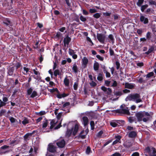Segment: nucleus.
<instances>
[{
	"label": "nucleus",
	"instance_id": "f257e3e1",
	"mask_svg": "<svg viewBox=\"0 0 156 156\" xmlns=\"http://www.w3.org/2000/svg\"><path fill=\"white\" fill-rule=\"evenodd\" d=\"M135 116L137 118V121L139 122L143 121L144 122H146L151 117L148 112L144 111H140L136 112L135 114Z\"/></svg>",
	"mask_w": 156,
	"mask_h": 156
},
{
	"label": "nucleus",
	"instance_id": "f03ea898",
	"mask_svg": "<svg viewBox=\"0 0 156 156\" xmlns=\"http://www.w3.org/2000/svg\"><path fill=\"white\" fill-rule=\"evenodd\" d=\"M126 100V101L127 100L132 101H135L136 103L143 102L142 100L140 98V94L138 93L130 94L127 97Z\"/></svg>",
	"mask_w": 156,
	"mask_h": 156
},
{
	"label": "nucleus",
	"instance_id": "7ed1b4c3",
	"mask_svg": "<svg viewBox=\"0 0 156 156\" xmlns=\"http://www.w3.org/2000/svg\"><path fill=\"white\" fill-rule=\"evenodd\" d=\"M144 151L149 156H152L153 154H156V148L152 146L147 147H145Z\"/></svg>",
	"mask_w": 156,
	"mask_h": 156
},
{
	"label": "nucleus",
	"instance_id": "20e7f679",
	"mask_svg": "<svg viewBox=\"0 0 156 156\" xmlns=\"http://www.w3.org/2000/svg\"><path fill=\"white\" fill-rule=\"evenodd\" d=\"M115 112L119 114H126L128 115H130L129 109L128 107H125L123 109H117L115 110Z\"/></svg>",
	"mask_w": 156,
	"mask_h": 156
},
{
	"label": "nucleus",
	"instance_id": "39448f33",
	"mask_svg": "<svg viewBox=\"0 0 156 156\" xmlns=\"http://www.w3.org/2000/svg\"><path fill=\"white\" fill-rule=\"evenodd\" d=\"M97 37L100 42L102 43H104L106 38V36L105 34L102 33H97Z\"/></svg>",
	"mask_w": 156,
	"mask_h": 156
},
{
	"label": "nucleus",
	"instance_id": "423d86ee",
	"mask_svg": "<svg viewBox=\"0 0 156 156\" xmlns=\"http://www.w3.org/2000/svg\"><path fill=\"white\" fill-rule=\"evenodd\" d=\"M57 145L59 147H63L66 144V142L64 139L59 140L56 143Z\"/></svg>",
	"mask_w": 156,
	"mask_h": 156
},
{
	"label": "nucleus",
	"instance_id": "0eeeda50",
	"mask_svg": "<svg viewBox=\"0 0 156 156\" xmlns=\"http://www.w3.org/2000/svg\"><path fill=\"white\" fill-rule=\"evenodd\" d=\"M128 136L130 138H135L137 136L136 131H132L129 132H128Z\"/></svg>",
	"mask_w": 156,
	"mask_h": 156
},
{
	"label": "nucleus",
	"instance_id": "6e6552de",
	"mask_svg": "<svg viewBox=\"0 0 156 156\" xmlns=\"http://www.w3.org/2000/svg\"><path fill=\"white\" fill-rule=\"evenodd\" d=\"M71 40V38L69 37L68 35H67L66 37L64 38L63 40L64 45L65 46L66 44L68 45Z\"/></svg>",
	"mask_w": 156,
	"mask_h": 156
},
{
	"label": "nucleus",
	"instance_id": "1a4fd4ad",
	"mask_svg": "<svg viewBox=\"0 0 156 156\" xmlns=\"http://www.w3.org/2000/svg\"><path fill=\"white\" fill-rule=\"evenodd\" d=\"M48 151L50 152L54 153L56 151L55 147L52 144L48 145Z\"/></svg>",
	"mask_w": 156,
	"mask_h": 156
},
{
	"label": "nucleus",
	"instance_id": "9d476101",
	"mask_svg": "<svg viewBox=\"0 0 156 156\" xmlns=\"http://www.w3.org/2000/svg\"><path fill=\"white\" fill-rule=\"evenodd\" d=\"M140 20L141 22L143 23L144 24H147L149 22L148 19L147 18H145L143 15L140 16Z\"/></svg>",
	"mask_w": 156,
	"mask_h": 156
},
{
	"label": "nucleus",
	"instance_id": "9b49d317",
	"mask_svg": "<svg viewBox=\"0 0 156 156\" xmlns=\"http://www.w3.org/2000/svg\"><path fill=\"white\" fill-rule=\"evenodd\" d=\"M3 23L7 26H12V23L10 19L8 18H6L4 19L3 20Z\"/></svg>",
	"mask_w": 156,
	"mask_h": 156
},
{
	"label": "nucleus",
	"instance_id": "f8f14e48",
	"mask_svg": "<svg viewBox=\"0 0 156 156\" xmlns=\"http://www.w3.org/2000/svg\"><path fill=\"white\" fill-rule=\"evenodd\" d=\"M7 73L9 76H12L14 70V66L10 67L7 68Z\"/></svg>",
	"mask_w": 156,
	"mask_h": 156
},
{
	"label": "nucleus",
	"instance_id": "ddd939ff",
	"mask_svg": "<svg viewBox=\"0 0 156 156\" xmlns=\"http://www.w3.org/2000/svg\"><path fill=\"white\" fill-rule=\"evenodd\" d=\"M116 122V120H112L110 122V124L113 127L119 126V125L117 124Z\"/></svg>",
	"mask_w": 156,
	"mask_h": 156
},
{
	"label": "nucleus",
	"instance_id": "4468645a",
	"mask_svg": "<svg viewBox=\"0 0 156 156\" xmlns=\"http://www.w3.org/2000/svg\"><path fill=\"white\" fill-rule=\"evenodd\" d=\"M82 62L84 68H85L87 67V65L88 63V60L87 58L86 57H84L82 60Z\"/></svg>",
	"mask_w": 156,
	"mask_h": 156
},
{
	"label": "nucleus",
	"instance_id": "2eb2a0df",
	"mask_svg": "<svg viewBox=\"0 0 156 156\" xmlns=\"http://www.w3.org/2000/svg\"><path fill=\"white\" fill-rule=\"evenodd\" d=\"M125 88L129 89H132L134 88V85L133 84H132L129 83H126L125 85Z\"/></svg>",
	"mask_w": 156,
	"mask_h": 156
},
{
	"label": "nucleus",
	"instance_id": "dca6fc26",
	"mask_svg": "<svg viewBox=\"0 0 156 156\" xmlns=\"http://www.w3.org/2000/svg\"><path fill=\"white\" fill-rule=\"evenodd\" d=\"M108 37L109 40V42H111L113 44L115 42V39L113 35L112 34H110L108 36Z\"/></svg>",
	"mask_w": 156,
	"mask_h": 156
},
{
	"label": "nucleus",
	"instance_id": "f3484780",
	"mask_svg": "<svg viewBox=\"0 0 156 156\" xmlns=\"http://www.w3.org/2000/svg\"><path fill=\"white\" fill-rule=\"evenodd\" d=\"M82 120L84 126H86L87 125L88 122V118L86 116H83L82 117Z\"/></svg>",
	"mask_w": 156,
	"mask_h": 156
},
{
	"label": "nucleus",
	"instance_id": "a211bd4d",
	"mask_svg": "<svg viewBox=\"0 0 156 156\" xmlns=\"http://www.w3.org/2000/svg\"><path fill=\"white\" fill-rule=\"evenodd\" d=\"M32 136L31 133H27L26 134L23 136L24 140L26 142L27 141L30 139L29 136Z\"/></svg>",
	"mask_w": 156,
	"mask_h": 156
},
{
	"label": "nucleus",
	"instance_id": "6ab92c4d",
	"mask_svg": "<svg viewBox=\"0 0 156 156\" xmlns=\"http://www.w3.org/2000/svg\"><path fill=\"white\" fill-rule=\"evenodd\" d=\"M73 127H72L71 129H67V131L66 133V135L67 136H68V137H70L71 134H72V132L73 133Z\"/></svg>",
	"mask_w": 156,
	"mask_h": 156
},
{
	"label": "nucleus",
	"instance_id": "aec40b11",
	"mask_svg": "<svg viewBox=\"0 0 156 156\" xmlns=\"http://www.w3.org/2000/svg\"><path fill=\"white\" fill-rule=\"evenodd\" d=\"M99 68V63L96 61H95V62L94 64V69L95 71H97L98 70Z\"/></svg>",
	"mask_w": 156,
	"mask_h": 156
},
{
	"label": "nucleus",
	"instance_id": "412c9836",
	"mask_svg": "<svg viewBox=\"0 0 156 156\" xmlns=\"http://www.w3.org/2000/svg\"><path fill=\"white\" fill-rule=\"evenodd\" d=\"M72 69L75 73H77L78 69L76 63H75L73 65V67L72 68Z\"/></svg>",
	"mask_w": 156,
	"mask_h": 156
},
{
	"label": "nucleus",
	"instance_id": "4be33fe9",
	"mask_svg": "<svg viewBox=\"0 0 156 156\" xmlns=\"http://www.w3.org/2000/svg\"><path fill=\"white\" fill-rule=\"evenodd\" d=\"M57 122H55V121L54 120H52L50 122V125H51L50 127V129H53L54 127L55 126V125L56 124Z\"/></svg>",
	"mask_w": 156,
	"mask_h": 156
},
{
	"label": "nucleus",
	"instance_id": "5701e85b",
	"mask_svg": "<svg viewBox=\"0 0 156 156\" xmlns=\"http://www.w3.org/2000/svg\"><path fill=\"white\" fill-rule=\"evenodd\" d=\"M79 129L78 126L77 124H76L75 126L73 131V134L75 136L77 133Z\"/></svg>",
	"mask_w": 156,
	"mask_h": 156
},
{
	"label": "nucleus",
	"instance_id": "b1692460",
	"mask_svg": "<svg viewBox=\"0 0 156 156\" xmlns=\"http://www.w3.org/2000/svg\"><path fill=\"white\" fill-rule=\"evenodd\" d=\"M67 76L64 79L63 82L66 86H68L69 85V79L67 78Z\"/></svg>",
	"mask_w": 156,
	"mask_h": 156
},
{
	"label": "nucleus",
	"instance_id": "393cba45",
	"mask_svg": "<svg viewBox=\"0 0 156 156\" xmlns=\"http://www.w3.org/2000/svg\"><path fill=\"white\" fill-rule=\"evenodd\" d=\"M44 120H45V121H43V125H42V128H45L47 127L48 126V120L46 119V118H45Z\"/></svg>",
	"mask_w": 156,
	"mask_h": 156
},
{
	"label": "nucleus",
	"instance_id": "a878e982",
	"mask_svg": "<svg viewBox=\"0 0 156 156\" xmlns=\"http://www.w3.org/2000/svg\"><path fill=\"white\" fill-rule=\"evenodd\" d=\"M70 105V103L69 102H66L62 106V108L61 109L62 110L65 111H66L65 109V108H67L68 106H69Z\"/></svg>",
	"mask_w": 156,
	"mask_h": 156
},
{
	"label": "nucleus",
	"instance_id": "bb28decb",
	"mask_svg": "<svg viewBox=\"0 0 156 156\" xmlns=\"http://www.w3.org/2000/svg\"><path fill=\"white\" fill-rule=\"evenodd\" d=\"M154 50V48L153 46H151L150 48H149L148 51L145 52V54L148 55L151 53Z\"/></svg>",
	"mask_w": 156,
	"mask_h": 156
},
{
	"label": "nucleus",
	"instance_id": "cd10ccee",
	"mask_svg": "<svg viewBox=\"0 0 156 156\" xmlns=\"http://www.w3.org/2000/svg\"><path fill=\"white\" fill-rule=\"evenodd\" d=\"M22 122L23 125H25L29 123V120L27 118L24 117V120L22 121Z\"/></svg>",
	"mask_w": 156,
	"mask_h": 156
},
{
	"label": "nucleus",
	"instance_id": "c85d7f7f",
	"mask_svg": "<svg viewBox=\"0 0 156 156\" xmlns=\"http://www.w3.org/2000/svg\"><path fill=\"white\" fill-rule=\"evenodd\" d=\"M103 73H99L98 76L97 77V80L99 81H101L103 80Z\"/></svg>",
	"mask_w": 156,
	"mask_h": 156
},
{
	"label": "nucleus",
	"instance_id": "c756f323",
	"mask_svg": "<svg viewBox=\"0 0 156 156\" xmlns=\"http://www.w3.org/2000/svg\"><path fill=\"white\" fill-rule=\"evenodd\" d=\"M154 75V73L152 72L149 73L146 75L144 76V77L146 76V78H149L153 76Z\"/></svg>",
	"mask_w": 156,
	"mask_h": 156
},
{
	"label": "nucleus",
	"instance_id": "7c9ffc66",
	"mask_svg": "<svg viewBox=\"0 0 156 156\" xmlns=\"http://www.w3.org/2000/svg\"><path fill=\"white\" fill-rule=\"evenodd\" d=\"M137 81L140 83H145L146 82V80L141 77H140Z\"/></svg>",
	"mask_w": 156,
	"mask_h": 156
},
{
	"label": "nucleus",
	"instance_id": "2f4dec72",
	"mask_svg": "<svg viewBox=\"0 0 156 156\" xmlns=\"http://www.w3.org/2000/svg\"><path fill=\"white\" fill-rule=\"evenodd\" d=\"M146 39L148 40H149L152 37L151 33L149 31L146 34Z\"/></svg>",
	"mask_w": 156,
	"mask_h": 156
},
{
	"label": "nucleus",
	"instance_id": "473e14b6",
	"mask_svg": "<svg viewBox=\"0 0 156 156\" xmlns=\"http://www.w3.org/2000/svg\"><path fill=\"white\" fill-rule=\"evenodd\" d=\"M123 94V93L121 91H116L114 93V95L116 96H120Z\"/></svg>",
	"mask_w": 156,
	"mask_h": 156
},
{
	"label": "nucleus",
	"instance_id": "72a5a7b5",
	"mask_svg": "<svg viewBox=\"0 0 156 156\" xmlns=\"http://www.w3.org/2000/svg\"><path fill=\"white\" fill-rule=\"evenodd\" d=\"M84 132V131L83 130L81 131L79 135V137H80L82 139H85L86 138V135L87 134V133H86V135H82V134H83Z\"/></svg>",
	"mask_w": 156,
	"mask_h": 156
},
{
	"label": "nucleus",
	"instance_id": "f704fd0d",
	"mask_svg": "<svg viewBox=\"0 0 156 156\" xmlns=\"http://www.w3.org/2000/svg\"><path fill=\"white\" fill-rule=\"evenodd\" d=\"M54 74L55 77H56L57 75H60L61 74L59 70L57 69H56L54 71Z\"/></svg>",
	"mask_w": 156,
	"mask_h": 156
},
{
	"label": "nucleus",
	"instance_id": "c9c22d12",
	"mask_svg": "<svg viewBox=\"0 0 156 156\" xmlns=\"http://www.w3.org/2000/svg\"><path fill=\"white\" fill-rule=\"evenodd\" d=\"M116 122L120 126L122 124H124L125 123V121L122 120H116Z\"/></svg>",
	"mask_w": 156,
	"mask_h": 156
},
{
	"label": "nucleus",
	"instance_id": "e433bc0d",
	"mask_svg": "<svg viewBox=\"0 0 156 156\" xmlns=\"http://www.w3.org/2000/svg\"><path fill=\"white\" fill-rule=\"evenodd\" d=\"M78 84L79 82L78 80L74 82L73 85V88L75 90H76L77 89Z\"/></svg>",
	"mask_w": 156,
	"mask_h": 156
},
{
	"label": "nucleus",
	"instance_id": "4c0bfd02",
	"mask_svg": "<svg viewBox=\"0 0 156 156\" xmlns=\"http://www.w3.org/2000/svg\"><path fill=\"white\" fill-rule=\"evenodd\" d=\"M101 16V14L99 13H96L93 15V17L95 18L98 19Z\"/></svg>",
	"mask_w": 156,
	"mask_h": 156
},
{
	"label": "nucleus",
	"instance_id": "58836bf2",
	"mask_svg": "<svg viewBox=\"0 0 156 156\" xmlns=\"http://www.w3.org/2000/svg\"><path fill=\"white\" fill-rule=\"evenodd\" d=\"M141 10L142 12H144V10L148 7L147 5L146 4L144 5H141Z\"/></svg>",
	"mask_w": 156,
	"mask_h": 156
},
{
	"label": "nucleus",
	"instance_id": "ea45409f",
	"mask_svg": "<svg viewBox=\"0 0 156 156\" xmlns=\"http://www.w3.org/2000/svg\"><path fill=\"white\" fill-rule=\"evenodd\" d=\"M80 19L81 21L83 22H85L87 20L86 18L82 15L80 16Z\"/></svg>",
	"mask_w": 156,
	"mask_h": 156
},
{
	"label": "nucleus",
	"instance_id": "a19ab883",
	"mask_svg": "<svg viewBox=\"0 0 156 156\" xmlns=\"http://www.w3.org/2000/svg\"><path fill=\"white\" fill-rule=\"evenodd\" d=\"M144 2V0H138V2L136 3V4L138 6H141Z\"/></svg>",
	"mask_w": 156,
	"mask_h": 156
},
{
	"label": "nucleus",
	"instance_id": "79ce46f5",
	"mask_svg": "<svg viewBox=\"0 0 156 156\" xmlns=\"http://www.w3.org/2000/svg\"><path fill=\"white\" fill-rule=\"evenodd\" d=\"M135 118L132 117L130 116L128 118L129 121V122L132 123L135 121Z\"/></svg>",
	"mask_w": 156,
	"mask_h": 156
},
{
	"label": "nucleus",
	"instance_id": "37998d69",
	"mask_svg": "<svg viewBox=\"0 0 156 156\" xmlns=\"http://www.w3.org/2000/svg\"><path fill=\"white\" fill-rule=\"evenodd\" d=\"M91 151V148L89 146H88L86 150V153L87 154H89Z\"/></svg>",
	"mask_w": 156,
	"mask_h": 156
},
{
	"label": "nucleus",
	"instance_id": "c03bdc74",
	"mask_svg": "<svg viewBox=\"0 0 156 156\" xmlns=\"http://www.w3.org/2000/svg\"><path fill=\"white\" fill-rule=\"evenodd\" d=\"M50 91L52 93H54L55 92H56L58 93H59V91H58V89L56 88H53L52 89H50Z\"/></svg>",
	"mask_w": 156,
	"mask_h": 156
},
{
	"label": "nucleus",
	"instance_id": "a18cd8bd",
	"mask_svg": "<svg viewBox=\"0 0 156 156\" xmlns=\"http://www.w3.org/2000/svg\"><path fill=\"white\" fill-rule=\"evenodd\" d=\"M6 104V103L2 101V100L0 99V108L3 106H5Z\"/></svg>",
	"mask_w": 156,
	"mask_h": 156
},
{
	"label": "nucleus",
	"instance_id": "49530a36",
	"mask_svg": "<svg viewBox=\"0 0 156 156\" xmlns=\"http://www.w3.org/2000/svg\"><path fill=\"white\" fill-rule=\"evenodd\" d=\"M22 66L21 63L18 62H17L16 63V64L15 66L16 68V69H18L20 68Z\"/></svg>",
	"mask_w": 156,
	"mask_h": 156
},
{
	"label": "nucleus",
	"instance_id": "de8ad7c7",
	"mask_svg": "<svg viewBox=\"0 0 156 156\" xmlns=\"http://www.w3.org/2000/svg\"><path fill=\"white\" fill-rule=\"evenodd\" d=\"M135 128H133V127L130 126H128L126 128V129L129 131H133L135 130Z\"/></svg>",
	"mask_w": 156,
	"mask_h": 156
},
{
	"label": "nucleus",
	"instance_id": "09e8293b",
	"mask_svg": "<svg viewBox=\"0 0 156 156\" xmlns=\"http://www.w3.org/2000/svg\"><path fill=\"white\" fill-rule=\"evenodd\" d=\"M46 112L44 111H41L39 112H36V114L37 115H45Z\"/></svg>",
	"mask_w": 156,
	"mask_h": 156
},
{
	"label": "nucleus",
	"instance_id": "8fccbe9b",
	"mask_svg": "<svg viewBox=\"0 0 156 156\" xmlns=\"http://www.w3.org/2000/svg\"><path fill=\"white\" fill-rule=\"evenodd\" d=\"M69 53L70 55L72 56L74 54L75 52L73 50L69 48Z\"/></svg>",
	"mask_w": 156,
	"mask_h": 156
},
{
	"label": "nucleus",
	"instance_id": "3c124183",
	"mask_svg": "<svg viewBox=\"0 0 156 156\" xmlns=\"http://www.w3.org/2000/svg\"><path fill=\"white\" fill-rule=\"evenodd\" d=\"M37 96V92L35 91H34L31 95L30 97L32 98H34Z\"/></svg>",
	"mask_w": 156,
	"mask_h": 156
},
{
	"label": "nucleus",
	"instance_id": "603ef678",
	"mask_svg": "<svg viewBox=\"0 0 156 156\" xmlns=\"http://www.w3.org/2000/svg\"><path fill=\"white\" fill-rule=\"evenodd\" d=\"M112 139H111V140H109L108 141H107L104 144V145L102 146V147L103 148H104V147H105V146H106V145H108L110 143L112 142Z\"/></svg>",
	"mask_w": 156,
	"mask_h": 156
},
{
	"label": "nucleus",
	"instance_id": "864d4df0",
	"mask_svg": "<svg viewBox=\"0 0 156 156\" xmlns=\"http://www.w3.org/2000/svg\"><path fill=\"white\" fill-rule=\"evenodd\" d=\"M10 147L9 146L7 145H4V146H2L1 147V149H3V150H6V149H9V148Z\"/></svg>",
	"mask_w": 156,
	"mask_h": 156
},
{
	"label": "nucleus",
	"instance_id": "5fc2aeb1",
	"mask_svg": "<svg viewBox=\"0 0 156 156\" xmlns=\"http://www.w3.org/2000/svg\"><path fill=\"white\" fill-rule=\"evenodd\" d=\"M89 11V12L91 13H94L97 12V10L95 9H90Z\"/></svg>",
	"mask_w": 156,
	"mask_h": 156
},
{
	"label": "nucleus",
	"instance_id": "6e6d98bb",
	"mask_svg": "<svg viewBox=\"0 0 156 156\" xmlns=\"http://www.w3.org/2000/svg\"><path fill=\"white\" fill-rule=\"evenodd\" d=\"M90 124L92 129H94V122L93 121H91L90 122Z\"/></svg>",
	"mask_w": 156,
	"mask_h": 156
},
{
	"label": "nucleus",
	"instance_id": "4d7b16f0",
	"mask_svg": "<svg viewBox=\"0 0 156 156\" xmlns=\"http://www.w3.org/2000/svg\"><path fill=\"white\" fill-rule=\"evenodd\" d=\"M111 81L108 80H105V84L107 87H109Z\"/></svg>",
	"mask_w": 156,
	"mask_h": 156
},
{
	"label": "nucleus",
	"instance_id": "13d9d810",
	"mask_svg": "<svg viewBox=\"0 0 156 156\" xmlns=\"http://www.w3.org/2000/svg\"><path fill=\"white\" fill-rule=\"evenodd\" d=\"M106 92V94L108 95H110L111 94L112 92V89L110 88H108Z\"/></svg>",
	"mask_w": 156,
	"mask_h": 156
},
{
	"label": "nucleus",
	"instance_id": "bf43d9fd",
	"mask_svg": "<svg viewBox=\"0 0 156 156\" xmlns=\"http://www.w3.org/2000/svg\"><path fill=\"white\" fill-rule=\"evenodd\" d=\"M115 65L116 66V69L117 70L118 69H119L120 66V63L119 62V61H116L115 62Z\"/></svg>",
	"mask_w": 156,
	"mask_h": 156
},
{
	"label": "nucleus",
	"instance_id": "052dcab7",
	"mask_svg": "<svg viewBox=\"0 0 156 156\" xmlns=\"http://www.w3.org/2000/svg\"><path fill=\"white\" fill-rule=\"evenodd\" d=\"M96 57L100 60L103 61L104 60V58L103 57H101L99 55H97L96 56Z\"/></svg>",
	"mask_w": 156,
	"mask_h": 156
},
{
	"label": "nucleus",
	"instance_id": "680f3d73",
	"mask_svg": "<svg viewBox=\"0 0 156 156\" xmlns=\"http://www.w3.org/2000/svg\"><path fill=\"white\" fill-rule=\"evenodd\" d=\"M115 138L116 139V140H118L119 142H121V139L122 138V136L120 135L115 136Z\"/></svg>",
	"mask_w": 156,
	"mask_h": 156
},
{
	"label": "nucleus",
	"instance_id": "e2e57ef3",
	"mask_svg": "<svg viewBox=\"0 0 156 156\" xmlns=\"http://www.w3.org/2000/svg\"><path fill=\"white\" fill-rule=\"evenodd\" d=\"M103 133V131H102V130L100 131L97 134V136L98 137H100L101 136L102 134Z\"/></svg>",
	"mask_w": 156,
	"mask_h": 156
},
{
	"label": "nucleus",
	"instance_id": "0e129e2a",
	"mask_svg": "<svg viewBox=\"0 0 156 156\" xmlns=\"http://www.w3.org/2000/svg\"><path fill=\"white\" fill-rule=\"evenodd\" d=\"M66 3L68 7H71V3L70 2L69 0H65Z\"/></svg>",
	"mask_w": 156,
	"mask_h": 156
},
{
	"label": "nucleus",
	"instance_id": "69168bd1",
	"mask_svg": "<svg viewBox=\"0 0 156 156\" xmlns=\"http://www.w3.org/2000/svg\"><path fill=\"white\" fill-rule=\"evenodd\" d=\"M9 119L10 121L12 123H14L15 122L16 120V119L12 117H10L9 118Z\"/></svg>",
	"mask_w": 156,
	"mask_h": 156
},
{
	"label": "nucleus",
	"instance_id": "338daca9",
	"mask_svg": "<svg viewBox=\"0 0 156 156\" xmlns=\"http://www.w3.org/2000/svg\"><path fill=\"white\" fill-rule=\"evenodd\" d=\"M150 5H156V2L153 0H151L149 2Z\"/></svg>",
	"mask_w": 156,
	"mask_h": 156
},
{
	"label": "nucleus",
	"instance_id": "774afa93",
	"mask_svg": "<svg viewBox=\"0 0 156 156\" xmlns=\"http://www.w3.org/2000/svg\"><path fill=\"white\" fill-rule=\"evenodd\" d=\"M111 156H121V154L118 152H115Z\"/></svg>",
	"mask_w": 156,
	"mask_h": 156
}]
</instances>
